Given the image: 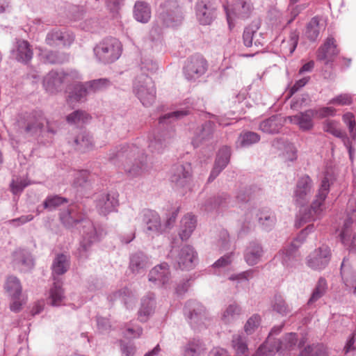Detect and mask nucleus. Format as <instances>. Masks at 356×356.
<instances>
[{"instance_id":"obj_52","label":"nucleus","mask_w":356,"mask_h":356,"mask_svg":"<svg viewBox=\"0 0 356 356\" xmlns=\"http://www.w3.org/2000/svg\"><path fill=\"white\" fill-rule=\"evenodd\" d=\"M10 60L22 63V40L16 38L10 50Z\"/></svg>"},{"instance_id":"obj_13","label":"nucleus","mask_w":356,"mask_h":356,"mask_svg":"<svg viewBox=\"0 0 356 356\" xmlns=\"http://www.w3.org/2000/svg\"><path fill=\"white\" fill-rule=\"evenodd\" d=\"M330 259L331 251L330 248L323 245L315 249L307 257V264L314 270H321L328 265Z\"/></svg>"},{"instance_id":"obj_20","label":"nucleus","mask_w":356,"mask_h":356,"mask_svg":"<svg viewBox=\"0 0 356 356\" xmlns=\"http://www.w3.org/2000/svg\"><path fill=\"white\" fill-rule=\"evenodd\" d=\"M44 122L47 124L48 132L55 134L56 131L50 127L49 122L46 120L40 111H35L27 117L26 131L31 135L40 134Z\"/></svg>"},{"instance_id":"obj_14","label":"nucleus","mask_w":356,"mask_h":356,"mask_svg":"<svg viewBox=\"0 0 356 356\" xmlns=\"http://www.w3.org/2000/svg\"><path fill=\"white\" fill-rule=\"evenodd\" d=\"M185 314L193 328H200L207 319L204 307L196 301H188L185 306Z\"/></svg>"},{"instance_id":"obj_33","label":"nucleus","mask_w":356,"mask_h":356,"mask_svg":"<svg viewBox=\"0 0 356 356\" xmlns=\"http://www.w3.org/2000/svg\"><path fill=\"white\" fill-rule=\"evenodd\" d=\"M197 225L196 217L191 213L184 216L180 224L179 236L182 241L188 240Z\"/></svg>"},{"instance_id":"obj_55","label":"nucleus","mask_w":356,"mask_h":356,"mask_svg":"<svg viewBox=\"0 0 356 356\" xmlns=\"http://www.w3.org/2000/svg\"><path fill=\"white\" fill-rule=\"evenodd\" d=\"M323 130L335 137L341 138L342 140L343 138L347 137L346 134L343 133L338 127V123L334 120H326L323 124Z\"/></svg>"},{"instance_id":"obj_18","label":"nucleus","mask_w":356,"mask_h":356,"mask_svg":"<svg viewBox=\"0 0 356 356\" xmlns=\"http://www.w3.org/2000/svg\"><path fill=\"white\" fill-rule=\"evenodd\" d=\"M313 181L309 176L305 175L299 178L294 191V200L300 205L306 204L312 193Z\"/></svg>"},{"instance_id":"obj_28","label":"nucleus","mask_w":356,"mask_h":356,"mask_svg":"<svg viewBox=\"0 0 356 356\" xmlns=\"http://www.w3.org/2000/svg\"><path fill=\"white\" fill-rule=\"evenodd\" d=\"M156 307L155 296L153 293H148L141 299L140 307L138 312V319L141 322H146L154 313Z\"/></svg>"},{"instance_id":"obj_4","label":"nucleus","mask_w":356,"mask_h":356,"mask_svg":"<svg viewBox=\"0 0 356 356\" xmlns=\"http://www.w3.org/2000/svg\"><path fill=\"white\" fill-rule=\"evenodd\" d=\"M330 184L327 177H324L321 183L315 199L308 210L300 211L297 216L296 226L301 227L303 224L319 218L325 209V200L330 192Z\"/></svg>"},{"instance_id":"obj_16","label":"nucleus","mask_w":356,"mask_h":356,"mask_svg":"<svg viewBox=\"0 0 356 356\" xmlns=\"http://www.w3.org/2000/svg\"><path fill=\"white\" fill-rule=\"evenodd\" d=\"M297 341L298 336L296 333H287L282 338L274 341L273 344L266 349V356L272 355L275 353L284 355L293 350L296 347Z\"/></svg>"},{"instance_id":"obj_26","label":"nucleus","mask_w":356,"mask_h":356,"mask_svg":"<svg viewBox=\"0 0 356 356\" xmlns=\"http://www.w3.org/2000/svg\"><path fill=\"white\" fill-rule=\"evenodd\" d=\"M64 299L65 292L63 288V282L59 278H54V283L48 293L47 302L53 307H58L61 305Z\"/></svg>"},{"instance_id":"obj_8","label":"nucleus","mask_w":356,"mask_h":356,"mask_svg":"<svg viewBox=\"0 0 356 356\" xmlns=\"http://www.w3.org/2000/svg\"><path fill=\"white\" fill-rule=\"evenodd\" d=\"M229 28L230 30L234 26L232 15L237 19L245 20L249 19L254 10L252 0H234L231 8L224 6Z\"/></svg>"},{"instance_id":"obj_60","label":"nucleus","mask_w":356,"mask_h":356,"mask_svg":"<svg viewBox=\"0 0 356 356\" xmlns=\"http://www.w3.org/2000/svg\"><path fill=\"white\" fill-rule=\"evenodd\" d=\"M353 103V95L348 93H342L331 99L328 104L339 106H349Z\"/></svg>"},{"instance_id":"obj_9","label":"nucleus","mask_w":356,"mask_h":356,"mask_svg":"<svg viewBox=\"0 0 356 356\" xmlns=\"http://www.w3.org/2000/svg\"><path fill=\"white\" fill-rule=\"evenodd\" d=\"M208 68V63L201 54H194L186 61L183 68L185 78L188 81H195L205 74Z\"/></svg>"},{"instance_id":"obj_22","label":"nucleus","mask_w":356,"mask_h":356,"mask_svg":"<svg viewBox=\"0 0 356 356\" xmlns=\"http://www.w3.org/2000/svg\"><path fill=\"white\" fill-rule=\"evenodd\" d=\"M231 156V149L224 146L218 150L213 168L208 178V181H213L229 163Z\"/></svg>"},{"instance_id":"obj_64","label":"nucleus","mask_w":356,"mask_h":356,"mask_svg":"<svg viewBox=\"0 0 356 356\" xmlns=\"http://www.w3.org/2000/svg\"><path fill=\"white\" fill-rule=\"evenodd\" d=\"M74 179L73 181L74 186L76 187L83 186L88 181L89 177V172L87 170H81L76 172L74 175Z\"/></svg>"},{"instance_id":"obj_6","label":"nucleus","mask_w":356,"mask_h":356,"mask_svg":"<svg viewBox=\"0 0 356 356\" xmlns=\"http://www.w3.org/2000/svg\"><path fill=\"white\" fill-rule=\"evenodd\" d=\"M134 92L145 106H151L156 99V87L151 77L141 74L134 82Z\"/></svg>"},{"instance_id":"obj_61","label":"nucleus","mask_w":356,"mask_h":356,"mask_svg":"<svg viewBox=\"0 0 356 356\" xmlns=\"http://www.w3.org/2000/svg\"><path fill=\"white\" fill-rule=\"evenodd\" d=\"M188 113H189L188 111L181 110V111H173V112L165 114L164 115L160 117L159 124H164L168 122L167 121H169V122H171L172 120L181 118L184 116L187 115Z\"/></svg>"},{"instance_id":"obj_10","label":"nucleus","mask_w":356,"mask_h":356,"mask_svg":"<svg viewBox=\"0 0 356 356\" xmlns=\"http://www.w3.org/2000/svg\"><path fill=\"white\" fill-rule=\"evenodd\" d=\"M195 10L197 22L203 26L211 25L217 17V7L210 0H197Z\"/></svg>"},{"instance_id":"obj_30","label":"nucleus","mask_w":356,"mask_h":356,"mask_svg":"<svg viewBox=\"0 0 356 356\" xmlns=\"http://www.w3.org/2000/svg\"><path fill=\"white\" fill-rule=\"evenodd\" d=\"M263 255L262 246L257 242H250L244 252V259L249 266H254L260 262Z\"/></svg>"},{"instance_id":"obj_27","label":"nucleus","mask_w":356,"mask_h":356,"mask_svg":"<svg viewBox=\"0 0 356 356\" xmlns=\"http://www.w3.org/2000/svg\"><path fill=\"white\" fill-rule=\"evenodd\" d=\"M259 29V25L256 23H252L245 27L243 33V44L247 47H252L253 44L255 47L263 46V42L260 39L257 38L259 35L261 37V33H258Z\"/></svg>"},{"instance_id":"obj_53","label":"nucleus","mask_w":356,"mask_h":356,"mask_svg":"<svg viewBox=\"0 0 356 356\" xmlns=\"http://www.w3.org/2000/svg\"><path fill=\"white\" fill-rule=\"evenodd\" d=\"M341 243L349 251L356 252V233L350 234L347 229L343 230L340 234Z\"/></svg>"},{"instance_id":"obj_7","label":"nucleus","mask_w":356,"mask_h":356,"mask_svg":"<svg viewBox=\"0 0 356 356\" xmlns=\"http://www.w3.org/2000/svg\"><path fill=\"white\" fill-rule=\"evenodd\" d=\"M80 79L81 76L76 70L69 72L52 70L44 76L43 86L47 92L54 93L58 91L63 83Z\"/></svg>"},{"instance_id":"obj_42","label":"nucleus","mask_w":356,"mask_h":356,"mask_svg":"<svg viewBox=\"0 0 356 356\" xmlns=\"http://www.w3.org/2000/svg\"><path fill=\"white\" fill-rule=\"evenodd\" d=\"M231 346L237 355H245L248 350L246 338L241 334L232 336Z\"/></svg>"},{"instance_id":"obj_3","label":"nucleus","mask_w":356,"mask_h":356,"mask_svg":"<svg viewBox=\"0 0 356 356\" xmlns=\"http://www.w3.org/2000/svg\"><path fill=\"white\" fill-rule=\"evenodd\" d=\"M110 159H117L122 162L125 172L129 177H137L143 173L145 166L144 156L139 148L134 145L122 146L116 152L111 153Z\"/></svg>"},{"instance_id":"obj_29","label":"nucleus","mask_w":356,"mask_h":356,"mask_svg":"<svg viewBox=\"0 0 356 356\" xmlns=\"http://www.w3.org/2000/svg\"><path fill=\"white\" fill-rule=\"evenodd\" d=\"M316 112L312 109H308L305 112H300L295 115L290 116L291 123L297 124L302 131L310 130L313 126V118Z\"/></svg>"},{"instance_id":"obj_23","label":"nucleus","mask_w":356,"mask_h":356,"mask_svg":"<svg viewBox=\"0 0 356 356\" xmlns=\"http://www.w3.org/2000/svg\"><path fill=\"white\" fill-rule=\"evenodd\" d=\"M173 136L172 131L163 130L157 132L149 141L148 145L149 151L157 154L163 152Z\"/></svg>"},{"instance_id":"obj_5","label":"nucleus","mask_w":356,"mask_h":356,"mask_svg":"<svg viewBox=\"0 0 356 356\" xmlns=\"http://www.w3.org/2000/svg\"><path fill=\"white\" fill-rule=\"evenodd\" d=\"M122 46L115 38L103 39L93 48L95 56L98 62L109 64L116 61L121 56Z\"/></svg>"},{"instance_id":"obj_34","label":"nucleus","mask_w":356,"mask_h":356,"mask_svg":"<svg viewBox=\"0 0 356 356\" xmlns=\"http://www.w3.org/2000/svg\"><path fill=\"white\" fill-rule=\"evenodd\" d=\"M282 126V118L273 115L259 124V129L266 134H275L280 132Z\"/></svg>"},{"instance_id":"obj_58","label":"nucleus","mask_w":356,"mask_h":356,"mask_svg":"<svg viewBox=\"0 0 356 356\" xmlns=\"http://www.w3.org/2000/svg\"><path fill=\"white\" fill-rule=\"evenodd\" d=\"M299 356H328L326 350L322 346H308L302 350Z\"/></svg>"},{"instance_id":"obj_11","label":"nucleus","mask_w":356,"mask_h":356,"mask_svg":"<svg viewBox=\"0 0 356 356\" xmlns=\"http://www.w3.org/2000/svg\"><path fill=\"white\" fill-rule=\"evenodd\" d=\"M314 226L313 224L309 225L305 229L302 230L296 238L291 243L288 248H284L279 255L282 258V262L284 266H293V261L296 260V250L303 243L308 233L313 232Z\"/></svg>"},{"instance_id":"obj_17","label":"nucleus","mask_w":356,"mask_h":356,"mask_svg":"<svg viewBox=\"0 0 356 356\" xmlns=\"http://www.w3.org/2000/svg\"><path fill=\"white\" fill-rule=\"evenodd\" d=\"M192 177V168L190 163L174 165L170 171V181L177 187L187 186Z\"/></svg>"},{"instance_id":"obj_15","label":"nucleus","mask_w":356,"mask_h":356,"mask_svg":"<svg viewBox=\"0 0 356 356\" xmlns=\"http://www.w3.org/2000/svg\"><path fill=\"white\" fill-rule=\"evenodd\" d=\"M4 289L10 297L12 302L10 309L12 312H18L21 310L22 302L19 300L22 293L21 282L19 278L10 275L5 282Z\"/></svg>"},{"instance_id":"obj_41","label":"nucleus","mask_w":356,"mask_h":356,"mask_svg":"<svg viewBox=\"0 0 356 356\" xmlns=\"http://www.w3.org/2000/svg\"><path fill=\"white\" fill-rule=\"evenodd\" d=\"M273 311L284 316L291 312V308L281 295L274 296L270 303Z\"/></svg>"},{"instance_id":"obj_49","label":"nucleus","mask_w":356,"mask_h":356,"mask_svg":"<svg viewBox=\"0 0 356 356\" xmlns=\"http://www.w3.org/2000/svg\"><path fill=\"white\" fill-rule=\"evenodd\" d=\"M91 117L84 111L76 110L66 117V120L69 124L86 123L90 120Z\"/></svg>"},{"instance_id":"obj_59","label":"nucleus","mask_w":356,"mask_h":356,"mask_svg":"<svg viewBox=\"0 0 356 356\" xmlns=\"http://www.w3.org/2000/svg\"><path fill=\"white\" fill-rule=\"evenodd\" d=\"M343 122L348 126L350 136L353 140H356V123L355 115L350 112L343 114Z\"/></svg>"},{"instance_id":"obj_57","label":"nucleus","mask_w":356,"mask_h":356,"mask_svg":"<svg viewBox=\"0 0 356 356\" xmlns=\"http://www.w3.org/2000/svg\"><path fill=\"white\" fill-rule=\"evenodd\" d=\"M261 317L259 314H253L250 317L244 325V331L247 334H252L259 326Z\"/></svg>"},{"instance_id":"obj_38","label":"nucleus","mask_w":356,"mask_h":356,"mask_svg":"<svg viewBox=\"0 0 356 356\" xmlns=\"http://www.w3.org/2000/svg\"><path fill=\"white\" fill-rule=\"evenodd\" d=\"M90 92V91L86 83H76L74 86L72 90L69 92L67 97V102L69 104L81 102L86 97Z\"/></svg>"},{"instance_id":"obj_40","label":"nucleus","mask_w":356,"mask_h":356,"mask_svg":"<svg viewBox=\"0 0 356 356\" xmlns=\"http://www.w3.org/2000/svg\"><path fill=\"white\" fill-rule=\"evenodd\" d=\"M323 26L320 25V19L318 16L312 17L306 26V38L311 42L316 41L323 29Z\"/></svg>"},{"instance_id":"obj_21","label":"nucleus","mask_w":356,"mask_h":356,"mask_svg":"<svg viewBox=\"0 0 356 356\" xmlns=\"http://www.w3.org/2000/svg\"><path fill=\"white\" fill-rule=\"evenodd\" d=\"M339 54L335 39L328 37L324 43L319 47L316 51V58L318 60L324 61L325 65L332 63L334 58Z\"/></svg>"},{"instance_id":"obj_31","label":"nucleus","mask_w":356,"mask_h":356,"mask_svg":"<svg viewBox=\"0 0 356 356\" xmlns=\"http://www.w3.org/2000/svg\"><path fill=\"white\" fill-rule=\"evenodd\" d=\"M170 279L169 266L167 263H162L153 268L149 273V280L159 285L166 284Z\"/></svg>"},{"instance_id":"obj_36","label":"nucleus","mask_w":356,"mask_h":356,"mask_svg":"<svg viewBox=\"0 0 356 356\" xmlns=\"http://www.w3.org/2000/svg\"><path fill=\"white\" fill-rule=\"evenodd\" d=\"M213 129L210 122H206L201 127H197L195 135L192 140L195 147H198L203 142L207 141L212 138Z\"/></svg>"},{"instance_id":"obj_44","label":"nucleus","mask_w":356,"mask_h":356,"mask_svg":"<svg viewBox=\"0 0 356 356\" xmlns=\"http://www.w3.org/2000/svg\"><path fill=\"white\" fill-rule=\"evenodd\" d=\"M241 314V308L236 303L229 305L223 312L221 319L226 323H233L238 318Z\"/></svg>"},{"instance_id":"obj_48","label":"nucleus","mask_w":356,"mask_h":356,"mask_svg":"<svg viewBox=\"0 0 356 356\" xmlns=\"http://www.w3.org/2000/svg\"><path fill=\"white\" fill-rule=\"evenodd\" d=\"M68 203V199L58 195H49L43 202V207L48 211L55 210L58 207Z\"/></svg>"},{"instance_id":"obj_24","label":"nucleus","mask_w":356,"mask_h":356,"mask_svg":"<svg viewBox=\"0 0 356 356\" xmlns=\"http://www.w3.org/2000/svg\"><path fill=\"white\" fill-rule=\"evenodd\" d=\"M118 205V196L114 193L101 194L96 200V208L99 213L103 216L115 211Z\"/></svg>"},{"instance_id":"obj_62","label":"nucleus","mask_w":356,"mask_h":356,"mask_svg":"<svg viewBox=\"0 0 356 356\" xmlns=\"http://www.w3.org/2000/svg\"><path fill=\"white\" fill-rule=\"evenodd\" d=\"M115 299H120L124 305L131 302L134 299V294L128 288H124L113 293Z\"/></svg>"},{"instance_id":"obj_43","label":"nucleus","mask_w":356,"mask_h":356,"mask_svg":"<svg viewBox=\"0 0 356 356\" xmlns=\"http://www.w3.org/2000/svg\"><path fill=\"white\" fill-rule=\"evenodd\" d=\"M205 350V345L200 340L193 339L185 346L184 356H200Z\"/></svg>"},{"instance_id":"obj_63","label":"nucleus","mask_w":356,"mask_h":356,"mask_svg":"<svg viewBox=\"0 0 356 356\" xmlns=\"http://www.w3.org/2000/svg\"><path fill=\"white\" fill-rule=\"evenodd\" d=\"M124 0H105L106 8L113 15H118L124 6Z\"/></svg>"},{"instance_id":"obj_12","label":"nucleus","mask_w":356,"mask_h":356,"mask_svg":"<svg viewBox=\"0 0 356 356\" xmlns=\"http://www.w3.org/2000/svg\"><path fill=\"white\" fill-rule=\"evenodd\" d=\"M138 219L144 225L146 234L159 235L162 233L161 217L156 211L145 209L140 212Z\"/></svg>"},{"instance_id":"obj_47","label":"nucleus","mask_w":356,"mask_h":356,"mask_svg":"<svg viewBox=\"0 0 356 356\" xmlns=\"http://www.w3.org/2000/svg\"><path fill=\"white\" fill-rule=\"evenodd\" d=\"M327 289V284L325 279L323 277H320L316 284L310 298L308 300V304L312 305V303L319 300L325 295Z\"/></svg>"},{"instance_id":"obj_32","label":"nucleus","mask_w":356,"mask_h":356,"mask_svg":"<svg viewBox=\"0 0 356 356\" xmlns=\"http://www.w3.org/2000/svg\"><path fill=\"white\" fill-rule=\"evenodd\" d=\"M133 16L138 22L147 23L152 17L150 5L145 1H136L133 8Z\"/></svg>"},{"instance_id":"obj_2","label":"nucleus","mask_w":356,"mask_h":356,"mask_svg":"<svg viewBox=\"0 0 356 356\" xmlns=\"http://www.w3.org/2000/svg\"><path fill=\"white\" fill-rule=\"evenodd\" d=\"M156 23L152 31L161 28H175L180 26L184 19V9L177 0H164L158 8Z\"/></svg>"},{"instance_id":"obj_37","label":"nucleus","mask_w":356,"mask_h":356,"mask_svg":"<svg viewBox=\"0 0 356 356\" xmlns=\"http://www.w3.org/2000/svg\"><path fill=\"white\" fill-rule=\"evenodd\" d=\"M69 268L70 261L67 256L63 254H58L54 259L51 266V275L53 280H54V278H58L56 276L65 273L68 270Z\"/></svg>"},{"instance_id":"obj_19","label":"nucleus","mask_w":356,"mask_h":356,"mask_svg":"<svg viewBox=\"0 0 356 356\" xmlns=\"http://www.w3.org/2000/svg\"><path fill=\"white\" fill-rule=\"evenodd\" d=\"M74 40V36L72 33L55 28L47 33L45 42L51 47H60L70 46Z\"/></svg>"},{"instance_id":"obj_56","label":"nucleus","mask_w":356,"mask_h":356,"mask_svg":"<svg viewBox=\"0 0 356 356\" xmlns=\"http://www.w3.org/2000/svg\"><path fill=\"white\" fill-rule=\"evenodd\" d=\"M284 325V323H282L280 325L274 326L271 329L266 342L259 348V350L261 353H266V349L268 348V347L273 344V342L276 340L275 337L278 335L282 332Z\"/></svg>"},{"instance_id":"obj_50","label":"nucleus","mask_w":356,"mask_h":356,"mask_svg":"<svg viewBox=\"0 0 356 356\" xmlns=\"http://www.w3.org/2000/svg\"><path fill=\"white\" fill-rule=\"evenodd\" d=\"M228 199V195L222 194L218 197H214L208 200L204 204L202 205V209L206 211H211L216 208L223 206Z\"/></svg>"},{"instance_id":"obj_51","label":"nucleus","mask_w":356,"mask_h":356,"mask_svg":"<svg viewBox=\"0 0 356 356\" xmlns=\"http://www.w3.org/2000/svg\"><path fill=\"white\" fill-rule=\"evenodd\" d=\"M238 140L241 147H248L260 140V136L253 131H245L240 134Z\"/></svg>"},{"instance_id":"obj_46","label":"nucleus","mask_w":356,"mask_h":356,"mask_svg":"<svg viewBox=\"0 0 356 356\" xmlns=\"http://www.w3.org/2000/svg\"><path fill=\"white\" fill-rule=\"evenodd\" d=\"M74 143L76 145V149L81 152H86L91 150L93 147L92 138L86 132H83L78 135L74 140Z\"/></svg>"},{"instance_id":"obj_25","label":"nucleus","mask_w":356,"mask_h":356,"mask_svg":"<svg viewBox=\"0 0 356 356\" xmlns=\"http://www.w3.org/2000/svg\"><path fill=\"white\" fill-rule=\"evenodd\" d=\"M197 252L191 245H184L179 251L177 258L179 267L181 270H190L195 266Z\"/></svg>"},{"instance_id":"obj_35","label":"nucleus","mask_w":356,"mask_h":356,"mask_svg":"<svg viewBox=\"0 0 356 356\" xmlns=\"http://www.w3.org/2000/svg\"><path fill=\"white\" fill-rule=\"evenodd\" d=\"M147 267L148 259L143 252H136L131 256L129 269L133 273H142Z\"/></svg>"},{"instance_id":"obj_39","label":"nucleus","mask_w":356,"mask_h":356,"mask_svg":"<svg viewBox=\"0 0 356 356\" xmlns=\"http://www.w3.org/2000/svg\"><path fill=\"white\" fill-rule=\"evenodd\" d=\"M257 216L259 225L266 231L270 230L275 225L276 217L270 210L263 209L259 211Z\"/></svg>"},{"instance_id":"obj_54","label":"nucleus","mask_w":356,"mask_h":356,"mask_svg":"<svg viewBox=\"0 0 356 356\" xmlns=\"http://www.w3.org/2000/svg\"><path fill=\"white\" fill-rule=\"evenodd\" d=\"M86 84L90 91L95 92L108 88L111 85V82L108 79L102 78L87 81Z\"/></svg>"},{"instance_id":"obj_1","label":"nucleus","mask_w":356,"mask_h":356,"mask_svg":"<svg viewBox=\"0 0 356 356\" xmlns=\"http://www.w3.org/2000/svg\"><path fill=\"white\" fill-rule=\"evenodd\" d=\"M59 217L62 224L67 228H73L81 223L82 239L80 241L76 254L79 259H87L91 250V246L99 240L92 222L86 219L76 206H72L60 212Z\"/></svg>"},{"instance_id":"obj_45","label":"nucleus","mask_w":356,"mask_h":356,"mask_svg":"<svg viewBox=\"0 0 356 356\" xmlns=\"http://www.w3.org/2000/svg\"><path fill=\"white\" fill-rule=\"evenodd\" d=\"M299 35L296 32H291L287 40H283L281 44V51L283 54L290 56L294 52L298 42Z\"/></svg>"}]
</instances>
